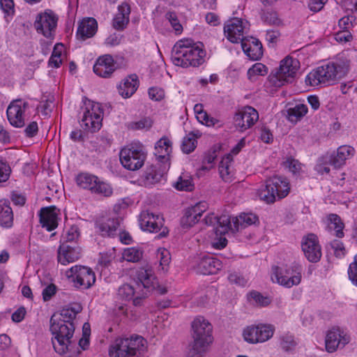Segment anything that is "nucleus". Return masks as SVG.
<instances>
[{
  "instance_id": "obj_1",
  "label": "nucleus",
  "mask_w": 357,
  "mask_h": 357,
  "mask_svg": "<svg viewBox=\"0 0 357 357\" xmlns=\"http://www.w3.org/2000/svg\"><path fill=\"white\" fill-rule=\"evenodd\" d=\"M349 69V61L340 57L335 61L328 62L310 72L305 78V82L312 86L333 85L344 77Z\"/></svg>"
},
{
  "instance_id": "obj_2",
  "label": "nucleus",
  "mask_w": 357,
  "mask_h": 357,
  "mask_svg": "<svg viewBox=\"0 0 357 357\" xmlns=\"http://www.w3.org/2000/svg\"><path fill=\"white\" fill-rule=\"evenodd\" d=\"M202 46V43H195L190 38L177 41L172 50L171 59L173 63L182 68L202 65L206 56Z\"/></svg>"
},
{
  "instance_id": "obj_3",
  "label": "nucleus",
  "mask_w": 357,
  "mask_h": 357,
  "mask_svg": "<svg viewBox=\"0 0 357 357\" xmlns=\"http://www.w3.org/2000/svg\"><path fill=\"white\" fill-rule=\"evenodd\" d=\"M172 142L167 137H162L155 146V155L160 163L159 169L152 166L146 172V178L152 182H158L169 167V154L172 152Z\"/></svg>"
},
{
  "instance_id": "obj_4",
  "label": "nucleus",
  "mask_w": 357,
  "mask_h": 357,
  "mask_svg": "<svg viewBox=\"0 0 357 357\" xmlns=\"http://www.w3.org/2000/svg\"><path fill=\"white\" fill-rule=\"evenodd\" d=\"M146 340L140 335H133L130 337L117 338L110 346V357H137L144 350Z\"/></svg>"
},
{
  "instance_id": "obj_5",
  "label": "nucleus",
  "mask_w": 357,
  "mask_h": 357,
  "mask_svg": "<svg viewBox=\"0 0 357 357\" xmlns=\"http://www.w3.org/2000/svg\"><path fill=\"white\" fill-rule=\"evenodd\" d=\"M56 317V314H53L50 319V331L54 335L52 342L55 351L62 355L68 348L66 344H68V342L72 341L75 325L57 321Z\"/></svg>"
},
{
  "instance_id": "obj_6",
  "label": "nucleus",
  "mask_w": 357,
  "mask_h": 357,
  "mask_svg": "<svg viewBox=\"0 0 357 357\" xmlns=\"http://www.w3.org/2000/svg\"><path fill=\"white\" fill-rule=\"evenodd\" d=\"M289 182L285 178L275 176L266 180L265 184L258 191L260 199L267 204L275 202L276 197H285L289 192Z\"/></svg>"
},
{
  "instance_id": "obj_7",
  "label": "nucleus",
  "mask_w": 357,
  "mask_h": 357,
  "mask_svg": "<svg viewBox=\"0 0 357 357\" xmlns=\"http://www.w3.org/2000/svg\"><path fill=\"white\" fill-rule=\"evenodd\" d=\"M119 158L122 165L126 169L135 171L144 165L146 152L142 144H132L121 150Z\"/></svg>"
},
{
  "instance_id": "obj_8",
  "label": "nucleus",
  "mask_w": 357,
  "mask_h": 357,
  "mask_svg": "<svg viewBox=\"0 0 357 357\" xmlns=\"http://www.w3.org/2000/svg\"><path fill=\"white\" fill-rule=\"evenodd\" d=\"M298 61L287 56L280 61V67L268 79L275 86L280 87L285 83L291 82L298 70Z\"/></svg>"
},
{
  "instance_id": "obj_9",
  "label": "nucleus",
  "mask_w": 357,
  "mask_h": 357,
  "mask_svg": "<svg viewBox=\"0 0 357 357\" xmlns=\"http://www.w3.org/2000/svg\"><path fill=\"white\" fill-rule=\"evenodd\" d=\"M301 277V268L297 265L272 268V281L287 288L299 284Z\"/></svg>"
},
{
  "instance_id": "obj_10",
  "label": "nucleus",
  "mask_w": 357,
  "mask_h": 357,
  "mask_svg": "<svg viewBox=\"0 0 357 357\" xmlns=\"http://www.w3.org/2000/svg\"><path fill=\"white\" fill-rule=\"evenodd\" d=\"M84 105L86 107L81 118V126L84 130L95 132L101 128L102 109L99 103L88 99L84 101Z\"/></svg>"
},
{
  "instance_id": "obj_11",
  "label": "nucleus",
  "mask_w": 357,
  "mask_h": 357,
  "mask_svg": "<svg viewBox=\"0 0 357 357\" xmlns=\"http://www.w3.org/2000/svg\"><path fill=\"white\" fill-rule=\"evenodd\" d=\"M139 222L141 229L144 231L150 233L160 231L158 236V238L165 237L169 233L168 229L163 227L164 218L158 214H154L149 211H142L139 215Z\"/></svg>"
},
{
  "instance_id": "obj_12",
  "label": "nucleus",
  "mask_w": 357,
  "mask_h": 357,
  "mask_svg": "<svg viewBox=\"0 0 357 357\" xmlns=\"http://www.w3.org/2000/svg\"><path fill=\"white\" fill-rule=\"evenodd\" d=\"M137 288L141 289L142 293L139 296H136L133 300V305L139 306L142 304L143 298L147 296L148 293L154 289L157 284L155 277L153 274V271L151 268H142L137 272Z\"/></svg>"
},
{
  "instance_id": "obj_13",
  "label": "nucleus",
  "mask_w": 357,
  "mask_h": 357,
  "mask_svg": "<svg viewBox=\"0 0 357 357\" xmlns=\"http://www.w3.org/2000/svg\"><path fill=\"white\" fill-rule=\"evenodd\" d=\"M275 327L271 324H260L248 326L243 330V336L248 343L265 342L271 339L274 333Z\"/></svg>"
},
{
  "instance_id": "obj_14",
  "label": "nucleus",
  "mask_w": 357,
  "mask_h": 357,
  "mask_svg": "<svg viewBox=\"0 0 357 357\" xmlns=\"http://www.w3.org/2000/svg\"><path fill=\"white\" fill-rule=\"evenodd\" d=\"M68 277H73L76 287L84 289L90 288L96 282V275L93 270L87 266H75L67 271Z\"/></svg>"
},
{
  "instance_id": "obj_15",
  "label": "nucleus",
  "mask_w": 357,
  "mask_h": 357,
  "mask_svg": "<svg viewBox=\"0 0 357 357\" xmlns=\"http://www.w3.org/2000/svg\"><path fill=\"white\" fill-rule=\"evenodd\" d=\"M28 107V102L21 98L11 101L6 110L7 118L11 126L15 128H22L24 126V113Z\"/></svg>"
},
{
  "instance_id": "obj_16",
  "label": "nucleus",
  "mask_w": 357,
  "mask_h": 357,
  "mask_svg": "<svg viewBox=\"0 0 357 357\" xmlns=\"http://www.w3.org/2000/svg\"><path fill=\"white\" fill-rule=\"evenodd\" d=\"M193 264L196 271L203 275L215 274L222 268L221 261L208 254L195 257Z\"/></svg>"
},
{
  "instance_id": "obj_17",
  "label": "nucleus",
  "mask_w": 357,
  "mask_h": 357,
  "mask_svg": "<svg viewBox=\"0 0 357 357\" xmlns=\"http://www.w3.org/2000/svg\"><path fill=\"white\" fill-rule=\"evenodd\" d=\"M58 17L51 10L45 11L38 15L34 26L38 33H42L45 37L50 38L54 35Z\"/></svg>"
},
{
  "instance_id": "obj_18",
  "label": "nucleus",
  "mask_w": 357,
  "mask_h": 357,
  "mask_svg": "<svg viewBox=\"0 0 357 357\" xmlns=\"http://www.w3.org/2000/svg\"><path fill=\"white\" fill-rule=\"evenodd\" d=\"M193 340L209 345L213 340L212 326L204 317H199L192 323Z\"/></svg>"
},
{
  "instance_id": "obj_19",
  "label": "nucleus",
  "mask_w": 357,
  "mask_h": 357,
  "mask_svg": "<svg viewBox=\"0 0 357 357\" xmlns=\"http://www.w3.org/2000/svg\"><path fill=\"white\" fill-rule=\"evenodd\" d=\"M258 119V112L251 106H246L236 112L234 124L238 130L243 132L251 128Z\"/></svg>"
},
{
  "instance_id": "obj_20",
  "label": "nucleus",
  "mask_w": 357,
  "mask_h": 357,
  "mask_svg": "<svg viewBox=\"0 0 357 357\" xmlns=\"http://www.w3.org/2000/svg\"><path fill=\"white\" fill-rule=\"evenodd\" d=\"M121 220L117 217L102 216L96 220V233L102 237H114L120 227Z\"/></svg>"
},
{
  "instance_id": "obj_21",
  "label": "nucleus",
  "mask_w": 357,
  "mask_h": 357,
  "mask_svg": "<svg viewBox=\"0 0 357 357\" xmlns=\"http://www.w3.org/2000/svg\"><path fill=\"white\" fill-rule=\"evenodd\" d=\"M301 247L305 257L309 261L316 263L320 260L322 255L321 248L315 234H309L303 237Z\"/></svg>"
},
{
  "instance_id": "obj_22",
  "label": "nucleus",
  "mask_w": 357,
  "mask_h": 357,
  "mask_svg": "<svg viewBox=\"0 0 357 357\" xmlns=\"http://www.w3.org/2000/svg\"><path fill=\"white\" fill-rule=\"evenodd\" d=\"M247 23V21L244 22L240 18H233L227 21L224 26L225 37L232 43L241 42L245 38L243 33Z\"/></svg>"
},
{
  "instance_id": "obj_23",
  "label": "nucleus",
  "mask_w": 357,
  "mask_h": 357,
  "mask_svg": "<svg viewBox=\"0 0 357 357\" xmlns=\"http://www.w3.org/2000/svg\"><path fill=\"white\" fill-rule=\"evenodd\" d=\"M81 257V248L77 245L62 243L58 249V261L62 265L73 263Z\"/></svg>"
},
{
  "instance_id": "obj_24",
  "label": "nucleus",
  "mask_w": 357,
  "mask_h": 357,
  "mask_svg": "<svg viewBox=\"0 0 357 357\" xmlns=\"http://www.w3.org/2000/svg\"><path fill=\"white\" fill-rule=\"evenodd\" d=\"M59 209L54 206L43 207L39 213L40 223L48 231L55 229L58 227V215Z\"/></svg>"
},
{
  "instance_id": "obj_25",
  "label": "nucleus",
  "mask_w": 357,
  "mask_h": 357,
  "mask_svg": "<svg viewBox=\"0 0 357 357\" xmlns=\"http://www.w3.org/2000/svg\"><path fill=\"white\" fill-rule=\"evenodd\" d=\"M116 70V63L109 54L100 56L93 66V72L101 77H109Z\"/></svg>"
},
{
  "instance_id": "obj_26",
  "label": "nucleus",
  "mask_w": 357,
  "mask_h": 357,
  "mask_svg": "<svg viewBox=\"0 0 357 357\" xmlns=\"http://www.w3.org/2000/svg\"><path fill=\"white\" fill-rule=\"evenodd\" d=\"M349 342L348 337L342 335L339 328L330 330L326 337L325 343L327 351L332 353L340 347H343Z\"/></svg>"
},
{
  "instance_id": "obj_27",
  "label": "nucleus",
  "mask_w": 357,
  "mask_h": 357,
  "mask_svg": "<svg viewBox=\"0 0 357 357\" xmlns=\"http://www.w3.org/2000/svg\"><path fill=\"white\" fill-rule=\"evenodd\" d=\"M244 53L252 60H258L263 55L261 42L253 37L245 38L241 42Z\"/></svg>"
},
{
  "instance_id": "obj_28",
  "label": "nucleus",
  "mask_w": 357,
  "mask_h": 357,
  "mask_svg": "<svg viewBox=\"0 0 357 357\" xmlns=\"http://www.w3.org/2000/svg\"><path fill=\"white\" fill-rule=\"evenodd\" d=\"M98 22L93 17L83 19L78 24L76 36L78 40L92 38L97 32Z\"/></svg>"
},
{
  "instance_id": "obj_29",
  "label": "nucleus",
  "mask_w": 357,
  "mask_h": 357,
  "mask_svg": "<svg viewBox=\"0 0 357 357\" xmlns=\"http://www.w3.org/2000/svg\"><path fill=\"white\" fill-rule=\"evenodd\" d=\"M139 82L136 74L128 75L118 86L119 94L124 98L131 97L139 87Z\"/></svg>"
},
{
  "instance_id": "obj_30",
  "label": "nucleus",
  "mask_w": 357,
  "mask_h": 357,
  "mask_svg": "<svg viewBox=\"0 0 357 357\" xmlns=\"http://www.w3.org/2000/svg\"><path fill=\"white\" fill-rule=\"evenodd\" d=\"M82 310V307L79 303H74L70 306L63 307L59 313L56 314L57 321H62L66 324H74L73 321L77 314Z\"/></svg>"
},
{
  "instance_id": "obj_31",
  "label": "nucleus",
  "mask_w": 357,
  "mask_h": 357,
  "mask_svg": "<svg viewBox=\"0 0 357 357\" xmlns=\"http://www.w3.org/2000/svg\"><path fill=\"white\" fill-rule=\"evenodd\" d=\"M354 149L350 146H340L336 155L331 159V164L335 168L340 167L344 164L346 160L354 154Z\"/></svg>"
},
{
  "instance_id": "obj_32",
  "label": "nucleus",
  "mask_w": 357,
  "mask_h": 357,
  "mask_svg": "<svg viewBox=\"0 0 357 357\" xmlns=\"http://www.w3.org/2000/svg\"><path fill=\"white\" fill-rule=\"evenodd\" d=\"M328 231L338 238H343L344 224L340 217L337 214L331 213L328 217Z\"/></svg>"
},
{
  "instance_id": "obj_33",
  "label": "nucleus",
  "mask_w": 357,
  "mask_h": 357,
  "mask_svg": "<svg viewBox=\"0 0 357 357\" xmlns=\"http://www.w3.org/2000/svg\"><path fill=\"white\" fill-rule=\"evenodd\" d=\"M13 222V213L7 199L0 200V225L10 227Z\"/></svg>"
},
{
  "instance_id": "obj_34",
  "label": "nucleus",
  "mask_w": 357,
  "mask_h": 357,
  "mask_svg": "<svg viewBox=\"0 0 357 357\" xmlns=\"http://www.w3.org/2000/svg\"><path fill=\"white\" fill-rule=\"evenodd\" d=\"M259 221L258 217L252 213H243L238 217L233 218V225L236 231L240 228H245L256 224Z\"/></svg>"
},
{
  "instance_id": "obj_35",
  "label": "nucleus",
  "mask_w": 357,
  "mask_h": 357,
  "mask_svg": "<svg viewBox=\"0 0 357 357\" xmlns=\"http://www.w3.org/2000/svg\"><path fill=\"white\" fill-rule=\"evenodd\" d=\"M307 111L308 109L306 105L296 104L294 107L287 109V119L292 123H297L307 113Z\"/></svg>"
},
{
  "instance_id": "obj_36",
  "label": "nucleus",
  "mask_w": 357,
  "mask_h": 357,
  "mask_svg": "<svg viewBox=\"0 0 357 357\" xmlns=\"http://www.w3.org/2000/svg\"><path fill=\"white\" fill-rule=\"evenodd\" d=\"M98 178L96 176L87 173H81L76 178L77 184L83 189H87L92 192L96 186Z\"/></svg>"
},
{
  "instance_id": "obj_37",
  "label": "nucleus",
  "mask_w": 357,
  "mask_h": 357,
  "mask_svg": "<svg viewBox=\"0 0 357 357\" xmlns=\"http://www.w3.org/2000/svg\"><path fill=\"white\" fill-rule=\"evenodd\" d=\"M217 227L215 229L216 235H223L227 233L229 230L235 231L234 227L231 224V220L229 215H222L218 217Z\"/></svg>"
},
{
  "instance_id": "obj_38",
  "label": "nucleus",
  "mask_w": 357,
  "mask_h": 357,
  "mask_svg": "<svg viewBox=\"0 0 357 357\" xmlns=\"http://www.w3.org/2000/svg\"><path fill=\"white\" fill-rule=\"evenodd\" d=\"M233 161V157L231 154H227L224 156L220 162L219 172L222 180L227 182L231 178L230 176V164Z\"/></svg>"
},
{
  "instance_id": "obj_39",
  "label": "nucleus",
  "mask_w": 357,
  "mask_h": 357,
  "mask_svg": "<svg viewBox=\"0 0 357 357\" xmlns=\"http://www.w3.org/2000/svg\"><path fill=\"white\" fill-rule=\"evenodd\" d=\"M208 346L200 343V342L193 340L189 345L187 357H202Z\"/></svg>"
},
{
  "instance_id": "obj_40",
  "label": "nucleus",
  "mask_w": 357,
  "mask_h": 357,
  "mask_svg": "<svg viewBox=\"0 0 357 357\" xmlns=\"http://www.w3.org/2000/svg\"><path fill=\"white\" fill-rule=\"evenodd\" d=\"M197 146V140L195 135L190 132L183 137L181 144V150L185 153L192 152Z\"/></svg>"
},
{
  "instance_id": "obj_41",
  "label": "nucleus",
  "mask_w": 357,
  "mask_h": 357,
  "mask_svg": "<svg viewBox=\"0 0 357 357\" xmlns=\"http://www.w3.org/2000/svg\"><path fill=\"white\" fill-rule=\"evenodd\" d=\"M143 256V251L137 248L132 247L126 249L123 253V257L128 261L137 262Z\"/></svg>"
},
{
  "instance_id": "obj_42",
  "label": "nucleus",
  "mask_w": 357,
  "mask_h": 357,
  "mask_svg": "<svg viewBox=\"0 0 357 357\" xmlns=\"http://www.w3.org/2000/svg\"><path fill=\"white\" fill-rule=\"evenodd\" d=\"M139 294L132 286L124 284L119 287L117 291V296L119 299L124 301L131 300L134 295Z\"/></svg>"
},
{
  "instance_id": "obj_43",
  "label": "nucleus",
  "mask_w": 357,
  "mask_h": 357,
  "mask_svg": "<svg viewBox=\"0 0 357 357\" xmlns=\"http://www.w3.org/2000/svg\"><path fill=\"white\" fill-rule=\"evenodd\" d=\"M261 18L263 22L270 25L279 26L282 24V20L279 18L277 12L272 10H263L261 14Z\"/></svg>"
},
{
  "instance_id": "obj_44",
  "label": "nucleus",
  "mask_w": 357,
  "mask_h": 357,
  "mask_svg": "<svg viewBox=\"0 0 357 357\" xmlns=\"http://www.w3.org/2000/svg\"><path fill=\"white\" fill-rule=\"evenodd\" d=\"M63 50V45L57 43L54 45L52 55L49 60V65L54 68H59L61 63V54Z\"/></svg>"
},
{
  "instance_id": "obj_45",
  "label": "nucleus",
  "mask_w": 357,
  "mask_h": 357,
  "mask_svg": "<svg viewBox=\"0 0 357 357\" xmlns=\"http://www.w3.org/2000/svg\"><path fill=\"white\" fill-rule=\"evenodd\" d=\"M248 298L252 300L255 305L260 307L267 306L271 302V300L269 297L264 296L257 291H250L248 294Z\"/></svg>"
},
{
  "instance_id": "obj_46",
  "label": "nucleus",
  "mask_w": 357,
  "mask_h": 357,
  "mask_svg": "<svg viewBox=\"0 0 357 357\" xmlns=\"http://www.w3.org/2000/svg\"><path fill=\"white\" fill-rule=\"evenodd\" d=\"M280 340V346L285 351L293 350L297 344L294 337L289 333L282 335Z\"/></svg>"
},
{
  "instance_id": "obj_47",
  "label": "nucleus",
  "mask_w": 357,
  "mask_h": 357,
  "mask_svg": "<svg viewBox=\"0 0 357 357\" xmlns=\"http://www.w3.org/2000/svg\"><path fill=\"white\" fill-rule=\"evenodd\" d=\"M267 73V68L261 63L254 64L248 70V77L250 80H255V77L258 75H265Z\"/></svg>"
},
{
  "instance_id": "obj_48",
  "label": "nucleus",
  "mask_w": 357,
  "mask_h": 357,
  "mask_svg": "<svg viewBox=\"0 0 357 357\" xmlns=\"http://www.w3.org/2000/svg\"><path fill=\"white\" fill-rule=\"evenodd\" d=\"M199 217L192 209L188 208L185 210V214L181 218V224L183 227H192L199 221Z\"/></svg>"
},
{
  "instance_id": "obj_49",
  "label": "nucleus",
  "mask_w": 357,
  "mask_h": 357,
  "mask_svg": "<svg viewBox=\"0 0 357 357\" xmlns=\"http://www.w3.org/2000/svg\"><path fill=\"white\" fill-rule=\"evenodd\" d=\"M174 187L178 190L191 191L193 189L192 179L188 176H181L176 182Z\"/></svg>"
},
{
  "instance_id": "obj_50",
  "label": "nucleus",
  "mask_w": 357,
  "mask_h": 357,
  "mask_svg": "<svg viewBox=\"0 0 357 357\" xmlns=\"http://www.w3.org/2000/svg\"><path fill=\"white\" fill-rule=\"evenodd\" d=\"M96 185V186L94 187L92 192L102 195L105 197H109L112 195L113 190L112 187L108 183L100 181L98 178Z\"/></svg>"
},
{
  "instance_id": "obj_51",
  "label": "nucleus",
  "mask_w": 357,
  "mask_h": 357,
  "mask_svg": "<svg viewBox=\"0 0 357 357\" xmlns=\"http://www.w3.org/2000/svg\"><path fill=\"white\" fill-rule=\"evenodd\" d=\"M166 19L169 22L176 34H181L183 31V26L179 22L176 13L169 11L165 14Z\"/></svg>"
},
{
  "instance_id": "obj_52",
  "label": "nucleus",
  "mask_w": 357,
  "mask_h": 357,
  "mask_svg": "<svg viewBox=\"0 0 357 357\" xmlns=\"http://www.w3.org/2000/svg\"><path fill=\"white\" fill-rule=\"evenodd\" d=\"M53 96L44 99L42 98L40 104L37 106L36 109L40 112L45 116H47L52 112V105L53 103Z\"/></svg>"
},
{
  "instance_id": "obj_53",
  "label": "nucleus",
  "mask_w": 357,
  "mask_h": 357,
  "mask_svg": "<svg viewBox=\"0 0 357 357\" xmlns=\"http://www.w3.org/2000/svg\"><path fill=\"white\" fill-rule=\"evenodd\" d=\"M152 126V121L149 118H144L138 121L131 122L129 125L132 130L149 129Z\"/></svg>"
},
{
  "instance_id": "obj_54",
  "label": "nucleus",
  "mask_w": 357,
  "mask_h": 357,
  "mask_svg": "<svg viewBox=\"0 0 357 357\" xmlns=\"http://www.w3.org/2000/svg\"><path fill=\"white\" fill-rule=\"evenodd\" d=\"M329 245L336 257H342L344 256L346 250L342 241L335 239L332 241Z\"/></svg>"
},
{
  "instance_id": "obj_55",
  "label": "nucleus",
  "mask_w": 357,
  "mask_h": 357,
  "mask_svg": "<svg viewBox=\"0 0 357 357\" xmlns=\"http://www.w3.org/2000/svg\"><path fill=\"white\" fill-rule=\"evenodd\" d=\"M228 280L230 283L240 287H245L247 284V280L239 273H231L228 275Z\"/></svg>"
},
{
  "instance_id": "obj_56",
  "label": "nucleus",
  "mask_w": 357,
  "mask_h": 357,
  "mask_svg": "<svg viewBox=\"0 0 357 357\" xmlns=\"http://www.w3.org/2000/svg\"><path fill=\"white\" fill-rule=\"evenodd\" d=\"M129 18L116 14L113 20V27L116 30H123L128 24Z\"/></svg>"
},
{
  "instance_id": "obj_57",
  "label": "nucleus",
  "mask_w": 357,
  "mask_h": 357,
  "mask_svg": "<svg viewBox=\"0 0 357 357\" xmlns=\"http://www.w3.org/2000/svg\"><path fill=\"white\" fill-rule=\"evenodd\" d=\"M10 167L0 158V183L6 181L10 174Z\"/></svg>"
},
{
  "instance_id": "obj_58",
  "label": "nucleus",
  "mask_w": 357,
  "mask_h": 357,
  "mask_svg": "<svg viewBox=\"0 0 357 357\" xmlns=\"http://www.w3.org/2000/svg\"><path fill=\"white\" fill-rule=\"evenodd\" d=\"M149 96L152 100L160 101L165 97V91L162 89L153 86L149 89Z\"/></svg>"
},
{
  "instance_id": "obj_59",
  "label": "nucleus",
  "mask_w": 357,
  "mask_h": 357,
  "mask_svg": "<svg viewBox=\"0 0 357 357\" xmlns=\"http://www.w3.org/2000/svg\"><path fill=\"white\" fill-rule=\"evenodd\" d=\"M66 351L64 354H67L66 357H78L81 354V349L77 345L76 342L73 341H70L68 342Z\"/></svg>"
},
{
  "instance_id": "obj_60",
  "label": "nucleus",
  "mask_w": 357,
  "mask_h": 357,
  "mask_svg": "<svg viewBox=\"0 0 357 357\" xmlns=\"http://www.w3.org/2000/svg\"><path fill=\"white\" fill-rule=\"evenodd\" d=\"M78 236L79 232L77 227H73L68 230L66 236L63 237L64 241L63 243H68L70 245H77L74 241L77 239Z\"/></svg>"
},
{
  "instance_id": "obj_61",
  "label": "nucleus",
  "mask_w": 357,
  "mask_h": 357,
  "mask_svg": "<svg viewBox=\"0 0 357 357\" xmlns=\"http://www.w3.org/2000/svg\"><path fill=\"white\" fill-rule=\"evenodd\" d=\"M348 275L351 282L357 286V255L354 257V262L349 266Z\"/></svg>"
},
{
  "instance_id": "obj_62",
  "label": "nucleus",
  "mask_w": 357,
  "mask_h": 357,
  "mask_svg": "<svg viewBox=\"0 0 357 357\" xmlns=\"http://www.w3.org/2000/svg\"><path fill=\"white\" fill-rule=\"evenodd\" d=\"M57 287L54 284H48L42 292L43 299L44 301H48L56 294Z\"/></svg>"
},
{
  "instance_id": "obj_63",
  "label": "nucleus",
  "mask_w": 357,
  "mask_h": 357,
  "mask_svg": "<svg viewBox=\"0 0 357 357\" xmlns=\"http://www.w3.org/2000/svg\"><path fill=\"white\" fill-rule=\"evenodd\" d=\"M197 120L202 123H205L206 126H215L218 123V120L210 117L206 111L201 112L199 115H197Z\"/></svg>"
},
{
  "instance_id": "obj_64",
  "label": "nucleus",
  "mask_w": 357,
  "mask_h": 357,
  "mask_svg": "<svg viewBox=\"0 0 357 357\" xmlns=\"http://www.w3.org/2000/svg\"><path fill=\"white\" fill-rule=\"evenodd\" d=\"M285 164L289 170L294 174L299 172V171L301 169V164L298 162V160L294 158H288L285 162Z\"/></svg>"
}]
</instances>
